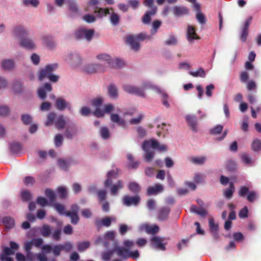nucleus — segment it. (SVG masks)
<instances>
[{
    "mask_svg": "<svg viewBox=\"0 0 261 261\" xmlns=\"http://www.w3.org/2000/svg\"><path fill=\"white\" fill-rule=\"evenodd\" d=\"M124 247H117L116 245L112 250L103 252L101 253L102 259L104 261H110L114 253L123 259L131 258L137 259L139 256L138 250L132 251L130 249L135 245L134 241L125 240L123 242Z\"/></svg>",
    "mask_w": 261,
    "mask_h": 261,
    "instance_id": "nucleus-1",
    "label": "nucleus"
},
{
    "mask_svg": "<svg viewBox=\"0 0 261 261\" xmlns=\"http://www.w3.org/2000/svg\"><path fill=\"white\" fill-rule=\"evenodd\" d=\"M117 174L118 170L109 171L107 174V179L105 182V187L110 188L111 192L113 195H117L118 190L123 187L122 181L121 180H118L116 184L112 185L113 180L117 178Z\"/></svg>",
    "mask_w": 261,
    "mask_h": 261,
    "instance_id": "nucleus-2",
    "label": "nucleus"
},
{
    "mask_svg": "<svg viewBox=\"0 0 261 261\" xmlns=\"http://www.w3.org/2000/svg\"><path fill=\"white\" fill-rule=\"evenodd\" d=\"M58 67V65L57 63L47 65L44 68L39 70L38 74L39 80L42 81L44 78L46 77L52 82H57L59 79V76L55 74H53L52 73L55 71Z\"/></svg>",
    "mask_w": 261,
    "mask_h": 261,
    "instance_id": "nucleus-3",
    "label": "nucleus"
},
{
    "mask_svg": "<svg viewBox=\"0 0 261 261\" xmlns=\"http://www.w3.org/2000/svg\"><path fill=\"white\" fill-rule=\"evenodd\" d=\"M99 2V0H90L86 9V11L89 12L93 11L98 17H101L108 14H110V9L100 8L97 7Z\"/></svg>",
    "mask_w": 261,
    "mask_h": 261,
    "instance_id": "nucleus-4",
    "label": "nucleus"
},
{
    "mask_svg": "<svg viewBox=\"0 0 261 261\" xmlns=\"http://www.w3.org/2000/svg\"><path fill=\"white\" fill-rule=\"evenodd\" d=\"M150 248L159 251H165L167 242L165 238L158 236L152 237L149 240Z\"/></svg>",
    "mask_w": 261,
    "mask_h": 261,
    "instance_id": "nucleus-5",
    "label": "nucleus"
},
{
    "mask_svg": "<svg viewBox=\"0 0 261 261\" xmlns=\"http://www.w3.org/2000/svg\"><path fill=\"white\" fill-rule=\"evenodd\" d=\"M146 37L145 33H140L137 35H129L126 37L125 41L129 44L132 48L134 50H137L139 49V42L143 40Z\"/></svg>",
    "mask_w": 261,
    "mask_h": 261,
    "instance_id": "nucleus-6",
    "label": "nucleus"
},
{
    "mask_svg": "<svg viewBox=\"0 0 261 261\" xmlns=\"http://www.w3.org/2000/svg\"><path fill=\"white\" fill-rule=\"evenodd\" d=\"M146 87V85L145 83H144L141 87H137L130 84H124L122 86L123 89L126 92L140 96H144V91Z\"/></svg>",
    "mask_w": 261,
    "mask_h": 261,
    "instance_id": "nucleus-7",
    "label": "nucleus"
},
{
    "mask_svg": "<svg viewBox=\"0 0 261 261\" xmlns=\"http://www.w3.org/2000/svg\"><path fill=\"white\" fill-rule=\"evenodd\" d=\"M94 31L93 29H87L85 28H79L75 32V35L77 39H84L90 41L93 36Z\"/></svg>",
    "mask_w": 261,
    "mask_h": 261,
    "instance_id": "nucleus-8",
    "label": "nucleus"
},
{
    "mask_svg": "<svg viewBox=\"0 0 261 261\" xmlns=\"http://www.w3.org/2000/svg\"><path fill=\"white\" fill-rule=\"evenodd\" d=\"M84 70L88 73L103 72L106 71V67L99 64H89L84 66Z\"/></svg>",
    "mask_w": 261,
    "mask_h": 261,
    "instance_id": "nucleus-9",
    "label": "nucleus"
},
{
    "mask_svg": "<svg viewBox=\"0 0 261 261\" xmlns=\"http://www.w3.org/2000/svg\"><path fill=\"white\" fill-rule=\"evenodd\" d=\"M12 36L15 38H19L20 40L28 35V30L22 25H17L13 28L11 32Z\"/></svg>",
    "mask_w": 261,
    "mask_h": 261,
    "instance_id": "nucleus-10",
    "label": "nucleus"
},
{
    "mask_svg": "<svg viewBox=\"0 0 261 261\" xmlns=\"http://www.w3.org/2000/svg\"><path fill=\"white\" fill-rule=\"evenodd\" d=\"M148 147L159 152H165L168 149V147L166 145L160 144V142L153 138L148 140Z\"/></svg>",
    "mask_w": 261,
    "mask_h": 261,
    "instance_id": "nucleus-11",
    "label": "nucleus"
},
{
    "mask_svg": "<svg viewBox=\"0 0 261 261\" xmlns=\"http://www.w3.org/2000/svg\"><path fill=\"white\" fill-rule=\"evenodd\" d=\"M10 248L4 247L3 252L0 255V259H4V257H7L8 255H13L15 253V250H17L19 248V245L14 242H10Z\"/></svg>",
    "mask_w": 261,
    "mask_h": 261,
    "instance_id": "nucleus-12",
    "label": "nucleus"
},
{
    "mask_svg": "<svg viewBox=\"0 0 261 261\" xmlns=\"http://www.w3.org/2000/svg\"><path fill=\"white\" fill-rule=\"evenodd\" d=\"M102 99L100 97H97L92 100V105L95 107L96 110L94 114L97 117H101L103 116V112L99 107L102 103Z\"/></svg>",
    "mask_w": 261,
    "mask_h": 261,
    "instance_id": "nucleus-13",
    "label": "nucleus"
},
{
    "mask_svg": "<svg viewBox=\"0 0 261 261\" xmlns=\"http://www.w3.org/2000/svg\"><path fill=\"white\" fill-rule=\"evenodd\" d=\"M56 107L60 111H63L65 109H67L70 111L72 110L71 103L62 98H58L56 100Z\"/></svg>",
    "mask_w": 261,
    "mask_h": 261,
    "instance_id": "nucleus-14",
    "label": "nucleus"
},
{
    "mask_svg": "<svg viewBox=\"0 0 261 261\" xmlns=\"http://www.w3.org/2000/svg\"><path fill=\"white\" fill-rule=\"evenodd\" d=\"M20 45L29 50H33L36 48V44L30 38L24 37L20 40Z\"/></svg>",
    "mask_w": 261,
    "mask_h": 261,
    "instance_id": "nucleus-15",
    "label": "nucleus"
},
{
    "mask_svg": "<svg viewBox=\"0 0 261 261\" xmlns=\"http://www.w3.org/2000/svg\"><path fill=\"white\" fill-rule=\"evenodd\" d=\"M252 17H249L245 21L244 24L242 29L241 35L240 37L241 40L243 42H245L248 34V29L249 25L251 22Z\"/></svg>",
    "mask_w": 261,
    "mask_h": 261,
    "instance_id": "nucleus-16",
    "label": "nucleus"
},
{
    "mask_svg": "<svg viewBox=\"0 0 261 261\" xmlns=\"http://www.w3.org/2000/svg\"><path fill=\"white\" fill-rule=\"evenodd\" d=\"M187 39L189 42H191L193 40H199L200 38L196 33L195 27L189 25L187 27Z\"/></svg>",
    "mask_w": 261,
    "mask_h": 261,
    "instance_id": "nucleus-17",
    "label": "nucleus"
},
{
    "mask_svg": "<svg viewBox=\"0 0 261 261\" xmlns=\"http://www.w3.org/2000/svg\"><path fill=\"white\" fill-rule=\"evenodd\" d=\"M112 221L115 222L116 218L113 217H106L102 219H97L95 221V224L98 227L104 226L109 227Z\"/></svg>",
    "mask_w": 261,
    "mask_h": 261,
    "instance_id": "nucleus-18",
    "label": "nucleus"
},
{
    "mask_svg": "<svg viewBox=\"0 0 261 261\" xmlns=\"http://www.w3.org/2000/svg\"><path fill=\"white\" fill-rule=\"evenodd\" d=\"M139 201L140 198L138 196H125L123 198V204L127 206L130 205H137L139 203Z\"/></svg>",
    "mask_w": 261,
    "mask_h": 261,
    "instance_id": "nucleus-19",
    "label": "nucleus"
},
{
    "mask_svg": "<svg viewBox=\"0 0 261 261\" xmlns=\"http://www.w3.org/2000/svg\"><path fill=\"white\" fill-rule=\"evenodd\" d=\"M210 230L215 240H217L219 238L218 224H216L213 218L209 219Z\"/></svg>",
    "mask_w": 261,
    "mask_h": 261,
    "instance_id": "nucleus-20",
    "label": "nucleus"
},
{
    "mask_svg": "<svg viewBox=\"0 0 261 261\" xmlns=\"http://www.w3.org/2000/svg\"><path fill=\"white\" fill-rule=\"evenodd\" d=\"M164 190L163 186L159 184H156L153 186L148 187V195H156L162 193Z\"/></svg>",
    "mask_w": 261,
    "mask_h": 261,
    "instance_id": "nucleus-21",
    "label": "nucleus"
},
{
    "mask_svg": "<svg viewBox=\"0 0 261 261\" xmlns=\"http://www.w3.org/2000/svg\"><path fill=\"white\" fill-rule=\"evenodd\" d=\"M52 90V87L50 84L46 83L43 87L39 88L38 90V94L39 97L44 99L46 98V92H50Z\"/></svg>",
    "mask_w": 261,
    "mask_h": 261,
    "instance_id": "nucleus-22",
    "label": "nucleus"
},
{
    "mask_svg": "<svg viewBox=\"0 0 261 261\" xmlns=\"http://www.w3.org/2000/svg\"><path fill=\"white\" fill-rule=\"evenodd\" d=\"M172 10L175 16H181L189 13V9L185 6H175Z\"/></svg>",
    "mask_w": 261,
    "mask_h": 261,
    "instance_id": "nucleus-23",
    "label": "nucleus"
},
{
    "mask_svg": "<svg viewBox=\"0 0 261 261\" xmlns=\"http://www.w3.org/2000/svg\"><path fill=\"white\" fill-rule=\"evenodd\" d=\"M157 11V7L153 3V0H148V24L151 21V15H155Z\"/></svg>",
    "mask_w": 261,
    "mask_h": 261,
    "instance_id": "nucleus-24",
    "label": "nucleus"
},
{
    "mask_svg": "<svg viewBox=\"0 0 261 261\" xmlns=\"http://www.w3.org/2000/svg\"><path fill=\"white\" fill-rule=\"evenodd\" d=\"M65 60L69 63L74 64L80 63L81 58L78 54L71 53L66 57Z\"/></svg>",
    "mask_w": 261,
    "mask_h": 261,
    "instance_id": "nucleus-25",
    "label": "nucleus"
},
{
    "mask_svg": "<svg viewBox=\"0 0 261 261\" xmlns=\"http://www.w3.org/2000/svg\"><path fill=\"white\" fill-rule=\"evenodd\" d=\"M111 120L116 123L119 126L122 127H125L126 125V122L125 120L121 118L118 114L112 113L111 114Z\"/></svg>",
    "mask_w": 261,
    "mask_h": 261,
    "instance_id": "nucleus-26",
    "label": "nucleus"
},
{
    "mask_svg": "<svg viewBox=\"0 0 261 261\" xmlns=\"http://www.w3.org/2000/svg\"><path fill=\"white\" fill-rule=\"evenodd\" d=\"M162 22L160 20L155 19L150 23L151 29L150 30V35L153 36L155 35L162 25Z\"/></svg>",
    "mask_w": 261,
    "mask_h": 261,
    "instance_id": "nucleus-27",
    "label": "nucleus"
},
{
    "mask_svg": "<svg viewBox=\"0 0 261 261\" xmlns=\"http://www.w3.org/2000/svg\"><path fill=\"white\" fill-rule=\"evenodd\" d=\"M188 125L193 131L197 132V119L195 116L188 115L186 117Z\"/></svg>",
    "mask_w": 261,
    "mask_h": 261,
    "instance_id": "nucleus-28",
    "label": "nucleus"
},
{
    "mask_svg": "<svg viewBox=\"0 0 261 261\" xmlns=\"http://www.w3.org/2000/svg\"><path fill=\"white\" fill-rule=\"evenodd\" d=\"M108 94L113 99H117L118 97V90L114 84H110L108 88Z\"/></svg>",
    "mask_w": 261,
    "mask_h": 261,
    "instance_id": "nucleus-29",
    "label": "nucleus"
},
{
    "mask_svg": "<svg viewBox=\"0 0 261 261\" xmlns=\"http://www.w3.org/2000/svg\"><path fill=\"white\" fill-rule=\"evenodd\" d=\"M124 65V62L119 59H113L112 58L109 66L114 69H119L122 67Z\"/></svg>",
    "mask_w": 261,
    "mask_h": 261,
    "instance_id": "nucleus-30",
    "label": "nucleus"
},
{
    "mask_svg": "<svg viewBox=\"0 0 261 261\" xmlns=\"http://www.w3.org/2000/svg\"><path fill=\"white\" fill-rule=\"evenodd\" d=\"M77 134L76 129L74 125L68 126L66 128L64 135L68 139H72Z\"/></svg>",
    "mask_w": 261,
    "mask_h": 261,
    "instance_id": "nucleus-31",
    "label": "nucleus"
},
{
    "mask_svg": "<svg viewBox=\"0 0 261 261\" xmlns=\"http://www.w3.org/2000/svg\"><path fill=\"white\" fill-rule=\"evenodd\" d=\"M170 211V208L167 207L161 208L158 211V219L161 220L166 219L169 214Z\"/></svg>",
    "mask_w": 261,
    "mask_h": 261,
    "instance_id": "nucleus-32",
    "label": "nucleus"
},
{
    "mask_svg": "<svg viewBox=\"0 0 261 261\" xmlns=\"http://www.w3.org/2000/svg\"><path fill=\"white\" fill-rule=\"evenodd\" d=\"M190 211L194 213H196L203 217H205L207 214V211L203 207H198L195 205H193L190 207Z\"/></svg>",
    "mask_w": 261,
    "mask_h": 261,
    "instance_id": "nucleus-33",
    "label": "nucleus"
},
{
    "mask_svg": "<svg viewBox=\"0 0 261 261\" xmlns=\"http://www.w3.org/2000/svg\"><path fill=\"white\" fill-rule=\"evenodd\" d=\"M41 234L45 237L47 238L51 233L52 228L47 224L43 225L39 229Z\"/></svg>",
    "mask_w": 261,
    "mask_h": 261,
    "instance_id": "nucleus-34",
    "label": "nucleus"
},
{
    "mask_svg": "<svg viewBox=\"0 0 261 261\" xmlns=\"http://www.w3.org/2000/svg\"><path fill=\"white\" fill-rule=\"evenodd\" d=\"M56 128L59 129L63 128L66 125V121L63 115H59L58 116L55 122Z\"/></svg>",
    "mask_w": 261,
    "mask_h": 261,
    "instance_id": "nucleus-35",
    "label": "nucleus"
},
{
    "mask_svg": "<svg viewBox=\"0 0 261 261\" xmlns=\"http://www.w3.org/2000/svg\"><path fill=\"white\" fill-rule=\"evenodd\" d=\"M2 223L6 229H11L14 226V220L10 217H5L3 219Z\"/></svg>",
    "mask_w": 261,
    "mask_h": 261,
    "instance_id": "nucleus-36",
    "label": "nucleus"
},
{
    "mask_svg": "<svg viewBox=\"0 0 261 261\" xmlns=\"http://www.w3.org/2000/svg\"><path fill=\"white\" fill-rule=\"evenodd\" d=\"M2 67L5 70H10L14 67V63L12 60L6 59L3 61Z\"/></svg>",
    "mask_w": 261,
    "mask_h": 261,
    "instance_id": "nucleus-37",
    "label": "nucleus"
},
{
    "mask_svg": "<svg viewBox=\"0 0 261 261\" xmlns=\"http://www.w3.org/2000/svg\"><path fill=\"white\" fill-rule=\"evenodd\" d=\"M96 59L100 62L107 63L109 65L112 57L108 54L102 53L97 55Z\"/></svg>",
    "mask_w": 261,
    "mask_h": 261,
    "instance_id": "nucleus-38",
    "label": "nucleus"
},
{
    "mask_svg": "<svg viewBox=\"0 0 261 261\" xmlns=\"http://www.w3.org/2000/svg\"><path fill=\"white\" fill-rule=\"evenodd\" d=\"M50 205L53 206L60 215L66 216V213L67 212L65 211V208L64 205L57 203L55 202Z\"/></svg>",
    "mask_w": 261,
    "mask_h": 261,
    "instance_id": "nucleus-39",
    "label": "nucleus"
},
{
    "mask_svg": "<svg viewBox=\"0 0 261 261\" xmlns=\"http://www.w3.org/2000/svg\"><path fill=\"white\" fill-rule=\"evenodd\" d=\"M234 191V187L233 183H230L229 184V189H227L224 191V197L229 199H230L233 195V193Z\"/></svg>",
    "mask_w": 261,
    "mask_h": 261,
    "instance_id": "nucleus-40",
    "label": "nucleus"
},
{
    "mask_svg": "<svg viewBox=\"0 0 261 261\" xmlns=\"http://www.w3.org/2000/svg\"><path fill=\"white\" fill-rule=\"evenodd\" d=\"M45 193L49 200L50 205L55 202V194L53 190L49 189H47L45 191Z\"/></svg>",
    "mask_w": 261,
    "mask_h": 261,
    "instance_id": "nucleus-41",
    "label": "nucleus"
},
{
    "mask_svg": "<svg viewBox=\"0 0 261 261\" xmlns=\"http://www.w3.org/2000/svg\"><path fill=\"white\" fill-rule=\"evenodd\" d=\"M241 158L243 162L246 165H252L253 164V161L250 157V156L246 153H242Z\"/></svg>",
    "mask_w": 261,
    "mask_h": 261,
    "instance_id": "nucleus-42",
    "label": "nucleus"
},
{
    "mask_svg": "<svg viewBox=\"0 0 261 261\" xmlns=\"http://www.w3.org/2000/svg\"><path fill=\"white\" fill-rule=\"evenodd\" d=\"M190 74L194 77H205V72L202 68H199L196 71H191Z\"/></svg>",
    "mask_w": 261,
    "mask_h": 261,
    "instance_id": "nucleus-43",
    "label": "nucleus"
},
{
    "mask_svg": "<svg viewBox=\"0 0 261 261\" xmlns=\"http://www.w3.org/2000/svg\"><path fill=\"white\" fill-rule=\"evenodd\" d=\"M66 216H67V217H69L70 218L71 222L73 224H76L79 221V218L77 215V214L67 212L66 213Z\"/></svg>",
    "mask_w": 261,
    "mask_h": 261,
    "instance_id": "nucleus-44",
    "label": "nucleus"
},
{
    "mask_svg": "<svg viewBox=\"0 0 261 261\" xmlns=\"http://www.w3.org/2000/svg\"><path fill=\"white\" fill-rule=\"evenodd\" d=\"M206 160V158L204 156L201 157H192L190 159V161L193 164L201 165L204 164Z\"/></svg>",
    "mask_w": 261,
    "mask_h": 261,
    "instance_id": "nucleus-45",
    "label": "nucleus"
},
{
    "mask_svg": "<svg viewBox=\"0 0 261 261\" xmlns=\"http://www.w3.org/2000/svg\"><path fill=\"white\" fill-rule=\"evenodd\" d=\"M251 148L253 151H257L261 150V141L256 139L254 140L251 145Z\"/></svg>",
    "mask_w": 261,
    "mask_h": 261,
    "instance_id": "nucleus-46",
    "label": "nucleus"
},
{
    "mask_svg": "<svg viewBox=\"0 0 261 261\" xmlns=\"http://www.w3.org/2000/svg\"><path fill=\"white\" fill-rule=\"evenodd\" d=\"M128 189L131 192L136 193L140 191V187L137 183L131 182L129 184Z\"/></svg>",
    "mask_w": 261,
    "mask_h": 261,
    "instance_id": "nucleus-47",
    "label": "nucleus"
},
{
    "mask_svg": "<svg viewBox=\"0 0 261 261\" xmlns=\"http://www.w3.org/2000/svg\"><path fill=\"white\" fill-rule=\"evenodd\" d=\"M11 151L15 153H18L21 149V146L19 143H12L10 146Z\"/></svg>",
    "mask_w": 261,
    "mask_h": 261,
    "instance_id": "nucleus-48",
    "label": "nucleus"
},
{
    "mask_svg": "<svg viewBox=\"0 0 261 261\" xmlns=\"http://www.w3.org/2000/svg\"><path fill=\"white\" fill-rule=\"evenodd\" d=\"M159 227L157 225H148V233L151 234L153 235V236L159 232Z\"/></svg>",
    "mask_w": 261,
    "mask_h": 261,
    "instance_id": "nucleus-49",
    "label": "nucleus"
},
{
    "mask_svg": "<svg viewBox=\"0 0 261 261\" xmlns=\"http://www.w3.org/2000/svg\"><path fill=\"white\" fill-rule=\"evenodd\" d=\"M119 20V16L117 14L112 12L110 16V21L111 23L114 25H116L118 24Z\"/></svg>",
    "mask_w": 261,
    "mask_h": 261,
    "instance_id": "nucleus-50",
    "label": "nucleus"
},
{
    "mask_svg": "<svg viewBox=\"0 0 261 261\" xmlns=\"http://www.w3.org/2000/svg\"><path fill=\"white\" fill-rule=\"evenodd\" d=\"M56 118V114L54 112L49 113L47 115V121L45 122L46 126H49L53 124Z\"/></svg>",
    "mask_w": 261,
    "mask_h": 261,
    "instance_id": "nucleus-51",
    "label": "nucleus"
},
{
    "mask_svg": "<svg viewBox=\"0 0 261 261\" xmlns=\"http://www.w3.org/2000/svg\"><path fill=\"white\" fill-rule=\"evenodd\" d=\"M127 158L129 161V163H128L129 167H131L132 168H136V167H137L139 163L138 162H134L133 161V157L132 154H128L127 155Z\"/></svg>",
    "mask_w": 261,
    "mask_h": 261,
    "instance_id": "nucleus-52",
    "label": "nucleus"
},
{
    "mask_svg": "<svg viewBox=\"0 0 261 261\" xmlns=\"http://www.w3.org/2000/svg\"><path fill=\"white\" fill-rule=\"evenodd\" d=\"M90 246L89 242H80L77 244V249L80 252L84 251Z\"/></svg>",
    "mask_w": 261,
    "mask_h": 261,
    "instance_id": "nucleus-53",
    "label": "nucleus"
},
{
    "mask_svg": "<svg viewBox=\"0 0 261 261\" xmlns=\"http://www.w3.org/2000/svg\"><path fill=\"white\" fill-rule=\"evenodd\" d=\"M23 5L25 6H33L36 7L39 4L38 0H23Z\"/></svg>",
    "mask_w": 261,
    "mask_h": 261,
    "instance_id": "nucleus-54",
    "label": "nucleus"
},
{
    "mask_svg": "<svg viewBox=\"0 0 261 261\" xmlns=\"http://www.w3.org/2000/svg\"><path fill=\"white\" fill-rule=\"evenodd\" d=\"M100 135L103 139H107L110 137V132L107 127H102L101 128Z\"/></svg>",
    "mask_w": 261,
    "mask_h": 261,
    "instance_id": "nucleus-55",
    "label": "nucleus"
},
{
    "mask_svg": "<svg viewBox=\"0 0 261 261\" xmlns=\"http://www.w3.org/2000/svg\"><path fill=\"white\" fill-rule=\"evenodd\" d=\"M177 40L174 36H170L169 38L165 41L167 45H175L177 44Z\"/></svg>",
    "mask_w": 261,
    "mask_h": 261,
    "instance_id": "nucleus-56",
    "label": "nucleus"
},
{
    "mask_svg": "<svg viewBox=\"0 0 261 261\" xmlns=\"http://www.w3.org/2000/svg\"><path fill=\"white\" fill-rule=\"evenodd\" d=\"M37 202L41 206L50 205V202H48L46 199L42 197H38L37 199Z\"/></svg>",
    "mask_w": 261,
    "mask_h": 261,
    "instance_id": "nucleus-57",
    "label": "nucleus"
},
{
    "mask_svg": "<svg viewBox=\"0 0 261 261\" xmlns=\"http://www.w3.org/2000/svg\"><path fill=\"white\" fill-rule=\"evenodd\" d=\"M63 141V137L62 135L58 134L55 138V144L56 147H59L62 144Z\"/></svg>",
    "mask_w": 261,
    "mask_h": 261,
    "instance_id": "nucleus-58",
    "label": "nucleus"
},
{
    "mask_svg": "<svg viewBox=\"0 0 261 261\" xmlns=\"http://www.w3.org/2000/svg\"><path fill=\"white\" fill-rule=\"evenodd\" d=\"M196 18L198 21L201 24H204L206 22V19L204 14L200 12H198L196 14Z\"/></svg>",
    "mask_w": 261,
    "mask_h": 261,
    "instance_id": "nucleus-59",
    "label": "nucleus"
},
{
    "mask_svg": "<svg viewBox=\"0 0 261 261\" xmlns=\"http://www.w3.org/2000/svg\"><path fill=\"white\" fill-rule=\"evenodd\" d=\"M223 126L221 125H217L214 127L213 129H211L210 133L213 135H216L220 134L223 130Z\"/></svg>",
    "mask_w": 261,
    "mask_h": 261,
    "instance_id": "nucleus-60",
    "label": "nucleus"
},
{
    "mask_svg": "<svg viewBox=\"0 0 261 261\" xmlns=\"http://www.w3.org/2000/svg\"><path fill=\"white\" fill-rule=\"evenodd\" d=\"M13 90L15 92H20L21 91V84L20 81H16L13 83Z\"/></svg>",
    "mask_w": 261,
    "mask_h": 261,
    "instance_id": "nucleus-61",
    "label": "nucleus"
},
{
    "mask_svg": "<svg viewBox=\"0 0 261 261\" xmlns=\"http://www.w3.org/2000/svg\"><path fill=\"white\" fill-rule=\"evenodd\" d=\"M21 197L23 201H28L31 198V194L27 190H23L21 192Z\"/></svg>",
    "mask_w": 261,
    "mask_h": 261,
    "instance_id": "nucleus-62",
    "label": "nucleus"
},
{
    "mask_svg": "<svg viewBox=\"0 0 261 261\" xmlns=\"http://www.w3.org/2000/svg\"><path fill=\"white\" fill-rule=\"evenodd\" d=\"M58 193L61 198H64L67 195V190L64 187H59L58 188Z\"/></svg>",
    "mask_w": 261,
    "mask_h": 261,
    "instance_id": "nucleus-63",
    "label": "nucleus"
},
{
    "mask_svg": "<svg viewBox=\"0 0 261 261\" xmlns=\"http://www.w3.org/2000/svg\"><path fill=\"white\" fill-rule=\"evenodd\" d=\"M31 60L32 62L35 65L39 64L40 60V57L35 53L32 55L31 57Z\"/></svg>",
    "mask_w": 261,
    "mask_h": 261,
    "instance_id": "nucleus-64",
    "label": "nucleus"
}]
</instances>
